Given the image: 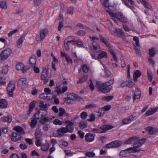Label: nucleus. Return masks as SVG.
<instances>
[{"instance_id":"f257e3e1","label":"nucleus","mask_w":158,"mask_h":158,"mask_svg":"<svg viewBox=\"0 0 158 158\" xmlns=\"http://www.w3.org/2000/svg\"><path fill=\"white\" fill-rule=\"evenodd\" d=\"M73 123H71V124H69L66 126V127H63L59 128L57 130L58 137H61L64 135V133H66L67 132L71 133L74 130V127L73 126Z\"/></svg>"},{"instance_id":"f03ea898","label":"nucleus","mask_w":158,"mask_h":158,"mask_svg":"<svg viewBox=\"0 0 158 158\" xmlns=\"http://www.w3.org/2000/svg\"><path fill=\"white\" fill-rule=\"evenodd\" d=\"M105 82L102 83L100 81H97L96 82V86L98 89V92H99L106 94L110 92V86L106 85Z\"/></svg>"},{"instance_id":"7ed1b4c3","label":"nucleus","mask_w":158,"mask_h":158,"mask_svg":"<svg viewBox=\"0 0 158 158\" xmlns=\"http://www.w3.org/2000/svg\"><path fill=\"white\" fill-rule=\"evenodd\" d=\"M141 150V149H139L133 148H130L124 150L120 152V155L122 157H126L129 156L130 153L131 152H139Z\"/></svg>"},{"instance_id":"20e7f679","label":"nucleus","mask_w":158,"mask_h":158,"mask_svg":"<svg viewBox=\"0 0 158 158\" xmlns=\"http://www.w3.org/2000/svg\"><path fill=\"white\" fill-rule=\"evenodd\" d=\"M12 50L10 48H7L2 51L0 54V61H4L10 55Z\"/></svg>"},{"instance_id":"39448f33","label":"nucleus","mask_w":158,"mask_h":158,"mask_svg":"<svg viewBox=\"0 0 158 158\" xmlns=\"http://www.w3.org/2000/svg\"><path fill=\"white\" fill-rule=\"evenodd\" d=\"M15 85L12 81H10L7 87L6 90L7 94L10 97H13V91L15 89Z\"/></svg>"},{"instance_id":"423d86ee","label":"nucleus","mask_w":158,"mask_h":158,"mask_svg":"<svg viewBox=\"0 0 158 158\" xmlns=\"http://www.w3.org/2000/svg\"><path fill=\"white\" fill-rule=\"evenodd\" d=\"M48 69L43 68V71L41 75V79L44 81V84L45 85L48 82Z\"/></svg>"},{"instance_id":"0eeeda50","label":"nucleus","mask_w":158,"mask_h":158,"mask_svg":"<svg viewBox=\"0 0 158 158\" xmlns=\"http://www.w3.org/2000/svg\"><path fill=\"white\" fill-rule=\"evenodd\" d=\"M48 31L47 28H45L40 31V36L37 35L36 37V40L38 41H42L45 37L46 35L48 34Z\"/></svg>"},{"instance_id":"6e6552de","label":"nucleus","mask_w":158,"mask_h":158,"mask_svg":"<svg viewBox=\"0 0 158 158\" xmlns=\"http://www.w3.org/2000/svg\"><path fill=\"white\" fill-rule=\"evenodd\" d=\"M136 116V113L133 112L128 117L123 119L122 121V123L124 124H127L130 123L131 121L134 120Z\"/></svg>"},{"instance_id":"1a4fd4ad","label":"nucleus","mask_w":158,"mask_h":158,"mask_svg":"<svg viewBox=\"0 0 158 158\" xmlns=\"http://www.w3.org/2000/svg\"><path fill=\"white\" fill-rule=\"evenodd\" d=\"M146 140V138H143L138 140L133 144V148L139 149L138 148L141 147L142 144H144Z\"/></svg>"},{"instance_id":"9d476101","label":"nucleus","mask_w":158,"mask_h":158,"mask_svg":"<svg viewBox=\"0 0 158 158\" xmlns=\"http://www.w3.org/2000/svg\"><path fill=\"white\" fill-rule=\"evenodd\" d=\"M22 138L19 133L13 132L11 134V140L14 142L20 140Z\"/></svg>"},{"instance_id":"9b49d317","label":"nucleus","mask_w":158,"mask_h":158,"mask_svg":"<svg viewBox=\"0 0 158 158\" xmlns=\"http://www.w3.org/2000/svg\"><path fill=\"white\" fill-rule=\"evenodd\" d=\"M68 98L70 99L72 101H76L78 99L79 100L81 99V98L77 94L70 93L68 94Z\"/></svg>"},{"instance_id":"f8f14e48","label":"nucleus","mask_w":158,"mask_h":158,"mask_svg":"<svg viewBox=\"0 0 158 158\" xmlns=\"http://www.w3.org/2000/svg\"><path fill=\"white\" fill-rule=\"evenodd\" d=\"M137 1L139 3H141L145 8L149 9L152 11L153 10L152 6L145 0H137Z\"/></svg>"},{"instance_id":"ddd939ff","label":"nucleus","mask_w":158,"mask_h":158,"mask_svg":"<svg viewBox=\"0 0 158 158\" xmlns=\"http://www.w3.org/2000/svg\"><path fill=\"white\" fill-rule=\"evenodd\" d=\"M97 51V52H94V53L98 54L99 59L103 58L104 57L106 58L107 57V55L106 52L100 50V49H99Z\"/></svg>"},{"instance_id":"4468645a","label":"nucleus","mask_w":158,"mask_h":158,"mask_svg":"<svg viewBox=\"0 0 158 158\" xmlns=\"http://www.w3.org/2000/svg\"><path fill=\"white\" fill-rule=\"evenodd\" d=\"M146 130L148 131L149 134L153 135L158 132V129L157 128L148 126L146 128Z\"/></svg>"},{"instance_id":"2eb2a0df","label":"nucleus","mask_w":158,"mask_h":158,"mask_svg":"<svg viewBox=\"0 0 158 158\" xmlns=\"http://www.w3.org/2000/svg\"><path fill=\"white\" fill-rule=\"evenodd\" d=\"M85 138V141L89 142L93 141L94 139V136L91 133H87Z\"/></svg>"},{"instance_id":"dca6fc26","label":"nucleus","mask_w":158,"mask_h":158,"mask_svg":"<svg viewBox=\"0 0 158 158\" xmlns=\"http://www.w3.org/2000/svg\"><path fill=\"white\" fill-rule=\"evenodd\" d=\"M76 40L74 38L72 39L71 40L67 41H66V40H65L64 41V46L66 50H69V43H72V44L73 42H76Z\"/></svg>"},{"instance_id":"f3484780","label":"nucleus","mask_w":158,"mask_h":158,"mask_svg":"<svg viewBox=\"0 0 158 158\" xmlns=\"http://www.w3.org/2000/svg\"><path fill=\"white\" fill-rule=\"evenodd\" d=\"M113 128V127L110 125H103L100 127V128L102 130V133L106 132L107 130L111 129Z\"/></svg>"},{"instance_id":"a211bd4d","label":"nucleus","mask_w":158,"mask_h":158,"mask_svg":"<svg viewBox=\"0 0 158 158\" xmlns=\"http://www.w3.org/2000/svg\"><path fill=\"white\" fill-rule=\"evenodd\" d=\"M138 138L136 136L130 137L125 142V143L127 144H131L134 143Z\"/></svg>"},{"instance_id":"6ab92c4d","label":"nucleus","mask_w":158,"mask_h":158,"mask_svg":"<svg viewBox=\"0 0 158 158\" xmlns=\"http://www.w3.org/2000/svg\"><path fill=\"white\" fill-rule=\"evenodd\" d=\"M104 5L105 7L109 8L108 10H106L107 12H109L110 10L113 11L115 10L116 7L114 6H110L109 4V2H104Z\"/></svg>"},{"instance_id":"aec40b11","label":"nucleus","mask_w":158,"mask_h":158,"mask_svg":"<svg viewBox=\"0 0 158 158\" xmlns=\"http://www.w3.org/2000/svg\"><path fill=\"white\" fill-rule=\"evenodd\" d=\"M117 16V18L119 20L123 22L126 23L127 21V19L124 17L121 13H118Z\"/></svg>"},{"instance_id":"412c9836","label":"nucleus","mask_w":158,"mask_h":158,"mask_svg":"<svg viewBox=\"0 0 158 158\" xmlns=\"http://www.w3.org/2000/svg\"><path fill=\"white\" fill-rule=\"evenodd\" d=\"M8 102L5 99H0V108H6L7 107Z\"/></svg>"},{"instance_id":"4be33fe9","label":"nucleus","mask_w":158,"mask_h":158,"mask_svg":"<svg viewBox=\"0 0 158 158\" xmlns=\"http://www.w3.org/2000/svg\"><path fill=\"white\" fill-rule=\"evenodd\" d=\"M141 94V91L138 88L135 90L133 97L134 100L136 99H139L140 98Z\"/></svg>"},{"instance_id":"5701e85b","label":"nucleus","mask_w":158,"mask_h":158,"mask_svg":"<svg viewBox=\"0 0 158 158\" xmlns=\"http://www.w3.org/2000/svg\"><path fill=\"white\" fill-rule=\"evenodd\" d=\"M29 61L30 64H31L32 66L35 65L36 62V59L35 56H32L29 59Z\"/></svg>"},{"instance_id":"b1692460","label":"nucleus","mask_w":158,"mask_h":158,"mask_svg":"<svg viewBox=\"0 0 158 158\" xmlns=\"http://www.w3.org/2000/svg\"><path fill=\"white\" fill-rule=\"evenodd\" d=\"M1 120L2 122H7L10 123L12 121V117L10 115L3 117L1 118Z\"/></svg>"},{"instance_id":"393cba45","label":"nucleus","mask_w":158,"mask_h":158,"mask_svg":"<svg viewBox=\"0 0 158 158\" xmlns=\"http://www.w3.org/2000/svg\"><path fill=\"white\" fill-rule=\"evenodd\" d=\"M157 108H151L147 111L145 113V114L147 116H149L152 115L157 111Z\"/></svg>"},{"instance_id":"a878e982","label":"nucleus","mask_w":158,"mask_h":158,"mask_svg":"<svg viewBox=\"0 0 158 158\" xmlns=\"http://www.w3.org/2000/svg\"><path fill=\"white\" fill-rule=\"evenodd\" d=\"M92 44L94 48L93 52H97V50L100 48V46L97 42L94 41L92 42Z\"/></svg>"},{"instance_id":"bb28decb","label":"nucleus","mask_w":158,"mask_h":158,"mask_svg":"<svg viewBox=\"0 0 158 158\" xmlns=\"http://www.w3.org/2000/svg\"><path fill=\"white\" fill-rule=\"evenodd\" d=\"M100 37L101 42L103 43L107 47H109V46H110L106 38L103 37L102 35H100Z\"/></svg>"},{"instance_id":"cd10ccee","label":"nucleus","mask_w":158,"mask_h":158,"mask_svg":"<svg viewBox=\"0 0 158 158\" xmlns=\"http://www.w3.org/2000/svg\"><path fill=\"white\" fill-rule=\"evenodd\" d=\"M88 79V76L87 75L85 74L84 76L80 78L79 80L77 81V84L85 82Z\"/></svg>"},{"instance_id":"c85d7f7f","label":"nucleus","mask_w":158,"mask_h":158,"mask_svg":"<svg viewBox=\"0 0 158 158\" xmlns=\"http://www.w3.org/2000/svg\"><path fill=\"white\" fill-rule=\"evenodd\" d=\"M108 47V49L110 51V53H111V54L113 55V58L114 59V60L115 61L117 60V56H116V55L115 53L114 52V50L112 49L111 48V47L110 46H109Z\"/></svg>"},{"instance_id":"c756f323","label":"nucleus","mask_w":158,"mask_h":158,"mask_svg":"<svg viewBox=\"0 0 158 158\" xmlns=\"http://www.w3.org/2000/svg\"><path fill=\"white\" fill-rule=\"evenodd\" d=\"M7 44L6 40L4 38H1L0 39V47L1 48L4 47Z\"/></svg>"},{"instance_id":"7c9ffc66","label":"nucleus","mask_w":158,"mask_h":158,"mask_svg":"<svg viewBox=\"0 0 158 158\" xmlns=\"http://www.w3.org/2000/svg\"><path fill=\"white\" fill-rule=\"evenodd\" d=\"M135 76H134V79L135 81L137 80V78L139 77L141 75V73L139 70H136L134 73Z\"/></svg>"},{"instance_id":"2f4dec72","label":"nucleus","mask_w":158,"mask_h":158,"mask_svg":"<svg viewBox=\"0 0 158 158\" xmlns=\"http://www.w3.org/2000/svg\"><path fill=\"white\" fill-rule=\"evenodd\" d=\"M96 113H98V117H101L103 116L105 113V111L104 110L102 107L100 108L98 112H96Z\"/></svg>"},{"instance_id":"473e14b6","label":"nucleus","mask_w":158,"mask_h":158,"mask_svg":"<svg viewBox=\"0 0 158 158\" xmlns=\"http://www.w3.org/2000/svg\"><path fill=\"white\" fill-rule=\"evenodd\" d=\"M35 103L34 102H31L30 104L28 111L29 113H28V115H29L31 114V112L32 111L33 108L35 107Z\"/></svg>"},{"instance_id":"72a5a7b5","label":"nucleus","mask_w":158,"mask_h":158,"mask_svg":"<svg viewBox=\"0 0 158 158\" xmlns=\"http://www.w3.org/2000/svg\"><path fill=\"white\" fill-rule=\"evenodd\" d=\"M112 142L114 148L119 147L122 144V142L119 140H115Z\"/></svg>"},{"instance_id":"f704fd0d","label":"nucleus","mask_w":158,"mask_h":158,"mask_svg":"<svg viewBox=\"0 0 158 158\" xmlns=\"http://www.w3.org/2000/svg\"><path fill=\"white\" fill-rule=\"evenodd\" d=\"M148 54L150 55V57H154L156 55V51L154 50V48H151L149 49Z\"/></svg>"},{"instance_id":"c9c22d12","label":"nucleus","mask_w":158,"mask_h":158,"mask_svg":"<svg viewBox=\"0 0 158 158\" xmlns=\"http://www.w3.org/2000/svg\"><path fill=\"white\" fill-rule=\"evenodd\" d=\"M49 146V144L48 143L43 144L41 146V149L43 151H47L48 150Z\"/></svg>"},{"instance_id":"e433bc0d","label":"nucleus","mask_w":158,"mask_h":158,"mask_svg":"<svg viewBox=\"0 0 158 158\" xmlns=\"http://www.w3.org/2000/svg\"><path fill=\"white\" fill-rule=\"evenodd\" d=\"M27 79L25 78H22L20 79L18 81V83L20 85L22 86L25 85Z\"/></svg>"},{"instance_id":"4c0bfd02","label":"nucleus","mask_w":158,"mask_h":158,"mask_svg":"<svg viewBox=\"0 0 158 158\" xmlns=\"http://www.w3.org/2000/svg\"><path fill=\"white\" fill-rule=\"evenodd\" d=\"M49 120V119L48 118L45 117L39 120V122L40 123L44 125L46 122H48Z\"/></svg>"},{"instance_id":"58836bf2","label":"nucleus","mask_w":158,"mask_h":158,"mask_svg":"<svg viewBox=\"0 0 158 158\" xmlns=\"http://www.w3.org/2000/svg\"><path fill=\"white\" fill-rule=\"evenodd\" d=\"M79 127L80 128L83 129L87 127V123L86 122H80L79 123Z\"/></svg>"},{"instance_id":"ea45409f","label":"nucleus","mask_w":158,"mask_h":158,"mask_svg":"<svg viewBox=\"0 0 158 158\" xmlns=\"http://www.w3.org/2000/svg\"><path fill=\"white\" fill-rule=\"evenodd\" d=\"M14 130H15L18 133L21 134L23 132V129L21 127L19 126H16L14 127Z\"/></svg>"},{"instance_id":"a19ab883","label":"nucleus","mask_w":158,"mask_h":158,"mask_svg":"<svg viewBox=\"0 0 158 158\" xmlns=\"http://www.w3.org/2000/svg\"><path fill=\"white\" fill-rule=\"evenodd\" d=\"M116 31L118 37H122L124 35V33L122 29H119L118 31Z\"/></svg>"},{"instance_id":"79ce46f5","label":"nucleus","mask_w":158,"mask_h":158,"mask_svg":"<svg viewBox=\"0 0 158 158\" xmlns=\"http://www.w3.org/2000/svg\"><path fill=\"white\" fill-rule=\"evenodd\" d=\"M113 98V96H107L104 97L102 99L103 101H109Z\"/></svg>"},{"instance_id":"37998d69","label":"nucleus","mask_w":158,"mask_h":158,"mask_svg":"<svg viewBox=\"0 0 158 158\" xmlns=\"http://www.w3.org/2000/svg\"><path fill=\"white\" fill-rule=\"evenodd\" d=\"M37 123V120L35 119H33L31 120L30 125L31 128H33L35 127Z\"/></svg>"},{"instance_id":"c03bdc74","label":"nucleus","mask_w":158,"mask_h":158,"mask_svg":"<svg viewBox=\"0 0 158 158\" xmlns=\"http://www.w3.org/2000/svg\"><path fill=\"white\" fill-rule=\"evenodd\" d=\"M59 110L60 112L59 113L58 116L60 117L62 116L64 114V113H65V110L63 108L60 107L59 108Z\"/></svg>"},{"instance_id":"a18cd8bd","label":"nucleus","mask_w":158,"mask_h":158,"mask_svg":"<svg viewBox=\"0 0 158 158\" xmlns=\"http://www.w3.org/2000/svg\"><path fill=\"white\" fill-rule=\"evenodd\" d=\"M114 82V79H111L109 81L105 82V83H106V85H110V86L111 87L110 88V91L112 89V87L111 85H112Z\"/></svg>"},{"instance_id":"49530a36","label":"nucleus","mask_w":158,"mask_h":158,"mask_svg":"<svg viewBox=\"0 0 158 158\" xmlns=\"http://www.w3.org/2000/svg\"><path fill=\"white\" fill-rule=\"evenodd\" d=\"M85 155L86 157H93L95 156V153L94 152H86L85 153Z\"/></svg>"},{"instance_id":"de8ad7c7","label":"nucleus","mask_w":158,"mask_h":158,"mask_svg":"<svg viewBox=\"0 0 158 158\" xmlns=\"http://www.w3.org/2000/svg\"><path fill=\"white\" fill-rule=\"evenodd\" d=\"M6 2L4 1L0 2V8L6 9L7 8Z\"/></svg>"},{"instance_id":"09e8293b","label":"nucleus","mask_w":158,"mask_h":158,"mask_svg":"<svg viewBox=\"0 0 158 158\" xmlns=\"http://www.w3.org/2000/svg\"><path fill=\"white\" fill-rule=\"evenodd\" d=\"M97 106V105L95 103H92L89 105H86L85 108H96Z\"/></svg>"},{"instance_id":"8fccbe9b","label":"nucleus","mask_w":158,"mask_h":158,"mask_svg":"<svg viewBox=\"0 0 158 158\" xmlns=\"http://www.w3.org/2000/svg\"><path fill=\"white\" fill-rule=\"evenodd\" d=\"M23 64L22 63H19L16 65V69L17 70H21L23 69Z\"/></svg>"},{"instance_id":"3c124183","label":"nucleus","mask_w":158,"mask_h":158,"mask_svg":"<svg viewBox=\"0 0 158 158\" xmlns=\"http://www.w3.org/2000/svg\"><path fill=\"white\" fill-rule=\"evenodd\" d=\"M73 10L74 8L73 7H70L67 10V13L73 15Z\"/></svg>"},{"instance_id":"603ef678","label":"nucleus","mask_w":158,"mask_h":158,"mask_svg":"<svg viewBox=\"0 0 158 158\" xmlns=\"http://www.w3.org/2000/svg\"><path fill=\"white\" fill-rule=\"evenodd\" d=\"M53 123L55 125H61L63 124L62 121L58 119H55L53 122Z\"/></svg>"},{"instance_id":"864d4df0","label":"nucleus","mask_w":158,"mask_h":158,"mask_svg":"<svg viewBox=\"0 0 158 158\" xmlns=\"http://www.w3.org/2000/svg\"><path fill=\"white\" fill-rule=\"evenodd\" d=\"M39 106L43 108H46L47 107V103L44 104L43 101H40L39 103Z\"/></svg>"},{"instance_id":"5fc2aeb1","label":"nucleus","mask_w":158,"mask_h":158,"mask_svg":"<svg viewBox=\"0 0 158 158\" xmlns=\"http://www.w3.org/2000/svg\"><path fill=\"white\" fill-rule=\"evenodd\" d=\"M133 40L135 42L136 45L138 47L140 46L139 40L138 38L136 36H135L133 38Z\"/></svg>"},{"instance_id":"6e6d98bb","label":"nucleus","mask_w":158,"mask_h":158,"mask_svg":"<svg viewBox=\"0 0 158 158\" xmlns=\"http://www.w3.org/2000/svg\"><path fill=\"white\" fill-rule=\"evenodd\" d=\"M82 69L83 71L85 73H87L89 71V69L86 65L84 64L82 66Z\"/></svg>"},{"instance_id":"4d7b16f0","label":"nucleus","mask_w":158,"mask_h":158,"mask_svg":"<svg viewBox=\"0 0 158 158\" xmlns=\"http://www.w3.org/2000/svg\"><path fill=\"white\" fill-rule=\"evenodd\" d=\"M148 60L149 64H152V66L154 67L155 64V62L153 59L151 57H149Z\"/></svg>"},{"instance_id":"13d9d810","label":"nucleus","mask_w":158,"mask_h":158,"mask_svg":"<svg viewBox=\"0 0 158 158\" xmlns=\"http://www.w3.org/2000/svg\"><path fill=\"white\" fill-rule=\"evenodd\" d=\"M88 116L86 112L84 111L81 114V118L83 119L86 118Z\"/></svg>"},{"instance_id":"bf43d9fd","label":"nucleus","mask_w":158,"mask_h":158,"mask_svg":"<svg viewBox=\"0 0 158 158\" xmlns=\"http://www.w3.org/2000/svg\"><path fill=\"white\" fill-rule=\"evenodd\" d=\"M135 83L132 81H130L128 82V84H126V85L129 88L132 87L134 85Z\"/></svg>"},{"instance_id":"052dcab7","label":"nucleus","mask_w":158,"mask_h":158,"mask_svg":"<svg viewBox=\"0 0 158 158\" xmlns=\"http://www.w3.org/2000/svg\"><path fill=\"white\" fill-rule=\"evenodd\" d=\"M120 60L121 61V66L122 68L125 67L126 66V64L124 58L122 57L120 58Z\"/></svg>"},{"instance_id":"680f3d73","label":"nucleus","mask_w":158,"mask_h":158,"mask_svg":"<svg viewBox=\"0 0 158 158\" xmlns=\"http://www.w3.org/2000/svg\"><path fill=\"white\" fill-rule=\"evenodd\" d=\"M90 118L87 119V120L88 121H90V122H93L95 120V115L94 114H92L90 115Z\"/></svg>"},{"instance_id":"e2e57ef3","label":"nucleus","mask_w":158,"mask_h":158,"mask_svg":"<svg viewBox=\"0 0 158 158\" xmlns=\"http://www.w3.org/2000/svg\"><path fill=\"white\" fill-rule=\"evenodd\" d=\"M40 97L43 99L47 98L48 97L47 94L46 93H43L40 95Z\"/></svg>"},{"instance_id":"0e129e2a","label":"nucleus","mask_w":158,"mask_h":158,"mask_svg":"<svg viewBox=\"0 0 158 158\" xmlns=\"http://www.w3.org/2000/svg\"><path fill=\"white\" fill-rule=\"evenodd\" d=\"M72 45H78L79 47H81L83 45L81 41H77L76 40V41L73 42V43L72 44Z\"/></svg>"},{"instance_id":"69168bd1","label":"nucleus","mask_w":158,"mask_h":158,"mask_svg":"<svg viewBox=\"0 0 158 158\" xmlns=\"http://www.w3.org/2000/svg\"><path fill=\"white\" fill-rule=\"evenodd\" d=\"M43 0H34V2L36 6H38L41 3Z\"/></svg>"},{"instance_id":"338daca9","label":"nucleus","mask_w":158,"mask_h":158,"mask_svg":"<svg viewBox=\"0 0 158 158\" xmlns=\"http://www.w3.org/2000/svg\"><path fill=\"white\" fill-rule=\"evenodd\" d=\"M86 32L85 31L81 30L77 32V34L80 36H84L85 35Z\"/></svg>"},{"instance_id":"774afa93","label":"nucleus","mask_w":158,"mask_h":158,"mask_svg":"<svg viewBox=\"0 0 158 158\" xmlns=\"http://www.w3.org/2000/svg\"><path fill=\"white\" fill-rule=\"evenodd\" d=\"M18 30L17 29H15L12 31H10L8 34L9 37H11L14 33L18 32Z\"/></svg>"}]
</instances>
